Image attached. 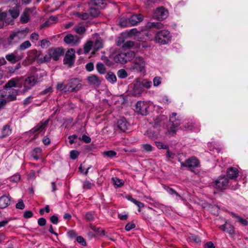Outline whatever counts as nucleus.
Wrapping results in <instances>:
<instances>
[{"mask_svg": "<svg viewBox=\"0 0 248 248\" xmlns=\"http://www.w3.org/2000/svg\"><path fill=\"white\" fill-rule=\"evenodd\" d=\"M21 7L19 4L14 2L8 7V10L1 12L0 9V19H4L6 23L10 24L19 16Z\"/></svg>", "mask_w": 248, "mask_h": 248, "instance_id": "nucleus-1", "label": "nucleus"}, {"mask_svg": "<svg viewBox=\"0 0 248 248\" xmlns=\"http://www.w3.org/2000/svg\"><path fill=\"white\" fill-rule=\"evenodd\" d=\"M132 72L144 73L145 72V62L141 56L135 57L132 63L129 67Z\"/></svg>", "mask_w": 248, "mask_h": 248, "instance_id": "nucleus-2", "label": "nucleus"}, {"mask_svg": "<svg viewBox=\"0 0 248 248\" xmlns=\"http://www.w3.org/2000/svg\"><path fill=\"white\" fill-rule=\"evenodd\" d=\"M135 57V53L133 51L128 50L121 52L116 54L114 57V61L116 63L125 64L131 61Z\"/></svg>", "mask_w": 248, "mask_h": 248, "instance_id": "nucleus-3", "label": "nucleus"}, {"mask_svg": "<svg viewBox=\"0 0 248 248\" xmlns=\"http://www.w3.org/2000/svg\"><path fill=\"white\" fill-rule=\"evenodd\" d=\"M129 92L133 96H140L143 92V88L140 83V79L136 78L133 82L129 85Z\"/></svg>", "mask_w": 248, "mask_h": 248, "instance_id": "nucleus-4", "label": "nucleus"}, {"mask_svg": "<svg viewBox=\"0 0 248 248\" xmlns=\"http://www.w3.org/2000/svg\"><path fill=\"white\" fill-rule=\"evenodd\" d=\"M155 39L156 42L165 45L170 41L171 36L169 31L162 30L156 33Z\"/></svg>", "mask_w": 248, "mask_h": 248, "instance_id": "nucleus-5", "label": "nucleus"}, {"mask_svg": "<svg viewBox=\"0 0 248 248\" xmlns=\"http://www.w3.org/2000/svg\"><path fill=\"white\" fill-rule=\"evenodd\" d=\"M66 87L67 92H77L81 88V84L78 79L73 78L67 80Z\"/></svg>", "mask_w": 248, "mask_h": 248, "instance_id": "nucleus-6", "label": "nucleus"}, {"mask_svg": "<svg viewBox=\"0 0 248 248\" xmlns=\"http://www.w3.org/2000/svg\"><path fill=\"white\" fill-rule=\"evenodd\" d=\"M149 105L147 103L144 101H138L136 103L135 111L138 114L145 116L149 113Z\"/></svg>", "mask_w": 248, "mask_h": 248, "instance_id": "nucleus-7", "label": "nucleus"}, {"mask_svg": "<svg viewBox=\"0 0 248 248\" xmlns=\"http://www.w3.org/2000/svg\"><path fill=\"white\" fill-rule=\"evenodd\" d=\"M200 164L199 160L195 156L187 159V169L195 174L198 173V170L196 169L200 166Z\"/></svg>", "mask_w": 248, "mask_h": 248, "instance_id": "nucleus-8", "label": "nucleus"}, {"mask_svg": "<svg viewBox=\"0 0 248 248\" xmlns=\"http://www.w3.org/2000/svg\"><path fill=\"white\" fill-rule=\"evenodd\" d=\"M214 183L216 188L222 190L227 188L229 180L225 175H221L214 182Z\"/></svg>", "mask_w": 248, "mask_h": 248, "instance_id": "nucleus-9", "label": "nucleus"}, {"mask_svg": "<svg viewBox=\"0 0 248 248\" xmlns=\"http://www.w3.org/2000/svg\"><path fill=\"white\" fill-rule=\"evenodd\" d=\"M168 10L161 6L155 10L153 13V17L158 20H163L168 17Z\"/></svg>", "mask_w": 248, "mask_h": 248, "instance_id": "nucleus-10", "label": "nucleus"}, {"mask_svg": "<svg viewBox=\"0 0 248 248\" xmlns=\"http://www.w3.org/2000/svg\"><path fill=\"white\" fill-rule=\"evenodd\" d=\"M75 57V50L73 48L68 49L63 59V63L71 67L74 64Z\"/></svg>", "mask_w": 248, "mask_h": 248, "instance_id": "nucleus-11", "label": "nucleus"}, {"mask_svg": "<svg viewBox=\"0 0 248 248\" xmlns=\"http://www.w3.org/2000/svg\"><path fill=\"white\" fill-rule=\"evenodd\" d=\"M38 83L36 80H35L31 76L29 75V76L26 78L24 80L23 93H25L31 89L33 86Z\"/></svg>", "mask_w": 248, "mask_h": 248, "instance_id": "nucleus-12", "label": "nucleus"}, {"mask_svg": "<svg viewBox=\"0 0 248 248\" xmlns=\"http://www.w3.org/2000/svg\"><path fill=\"white\" fill-rule=\"evenodd\" d=\"M29 75L31 76L34 78L36 80L38 83L41 82L42 80V78L45 76V73L44 72L40 70H38L35 67H31L30 69Z\"/></svg>", "mask_w": 248, "mask_h": 248, "instance_id": "nucleus-13", "label": "nucleus"}, {"mask_svg": "<svg viewBox=\"0 0 248 248\" xmlns=\"http://www.w3.org/2000/svg\"><path fill=\"white\" fill-rule=\"evenodd\" d=\"M49 54L54 61L59 60L60 57L63 55L64 51L61 47L52 48L48 50Z\"/></svg>", "mask_w": 248, "mask_h": 248, "instance_id": "nucleus-14", "label": "nucleus"}, {"mask_svg": "<svg viewBox=\"0 0 248 248\" xmlns=\"http://www.w3.org/2000/svg\"><path fill=\"white\" fill-rule=\"evenodd\" d=\"M49 121V119H48L45 121H42L40 122L38 124H37V125L35 126H34L33 128H32L30 131V132L31 134H34L37 132L42 131L47 126L48 124Z\"/></svg>", "mask_w": 248, "mask_h": 248, "instance_id": "nucleus-15", "label": "nucleus"}, {"mask_svg": "<svg viewBox=\"0 0 248 248\" xmlns=\"http://www.w3.org/2000/svg\"><path fill=\"white\" fill-rule=\"evenodd\" d=\"M128 18L130 25L135 26L143 20V16L140 14H135L130 16Z\"/></svg>", "mask_w": 248, "mask_h": 248, "instance_id": "nucleus-16", "label": "nucleus"}, {"mask_svg": "<svg viewBox=\"0 0 248 248\" xmlns=\"http://www.w3.org/2000/svg\"><path fill=\"white\" fill-rule=\"evenodd\" d=\"M176 113H172L170 117V121L171 123L170 129L169 130V133H174L176 131V128L180 125V122L176 119Z\"/></svg>", "mask_w": 248, "mask_h": 248, "instance_id": "nucleus-17", "label": "nucleus"}, {"mask_svg": "<svg viewBox=\"0 0 248 248\" xmlns=\"http://www.w3.org/2000/svg\"><path fill=\"white\" fill-rule=\"evenodd\" d=\"M40 56L41 52H38L37 50L33 49L28 51L27 59L29 63H32L36 59L39 61Z\"/></svg>", "mask_w": 248, "mask_h": 248, "instance_id": "nucleus-18", "label": "nucleus"}, {"mask_svg": "<svg viewBox=\"0 0 248 248\" xmlns=\"http://www.w3.org/2000/svg\"><path fill=\"white\" fill-rule=\"evenodd\" d=\"M23 58L22 56H18L16 52L8 54L5 56V59L11 63L15 64L17 62L21 60Z\"/></svg>", "mask_w": 248, "mask_h": 248, "instance_id": "nucleus-19", "label": "nucleus"}, {"mask_svg": "<svg viewBox=\"0 0 248 248\" xmlns=\"http://www.w3.org/2000/svg\"><path fill=\"white\" fill-rule=\"evenodd\" d=\"M117 126L121 131L125 132L129 126V124L125 118H122L118 120Z\"/></svg>", "mask_w": 248, "mask_h": 248, "instance_id": "nucleus-20", "label": "nucleus"}, {"mask_svg": "<svg viewBox=\"0 0 248 248\" xmlns=\"http://www.w3.org/2000/svg\"><path fill=\"white\" fill-rule=\"evenodd\" d=\"M63 40L66 44H72V46L76 45L78 42V36H74L71 34H68L66 35L64 37Z\"/></svg>", "mask_w": 248, "mask_h": 248, "instance_id": "nucleus-21", "label": "nucleus"}, {"mask_svg": "<svg viewBox=\"0 0 248 248\" xmlns=\"http://www.w3.org/2000/svg\"><path fill=\"white\" fill-rule=\"evenodd\" d=\"M239 174L238 170L235 167H230L227 170V177L230 179H235Z\"/></svg>", "mask_w": 248, "mask_h": 248, "instance_id": "nucleus-22", "label": "nucleus"}, {"mask_svg": "<svg viewBox=\"0 0 248 248\" xmlns=\"http://www.w3.org/2000/svg\"><path fill=\"white\" fill-rule=\"evenodd\" d=\"M87 79L90 85L98 86L101 82V79L95 75H92L89 76Z\"/></svg>", "mask_w": 248, "mask_h": 248, "instance_id": "nucleus-23", "label": "nucleus"}, {"mask_svg": "<svg viewBox=\"0 0 248 248\" xmlns=\"http://www.w3.org/2000/svg\"><path fill=\"white\" fill-rule=\"evenodd\" d=\"M11 197L3 195L0 197V208L3 209L8 207L11 203Z\"/></svg>", "mask_w": 248, "mask_h": 248, "instance_id": "nucleus-24", "label": "nucleus"}, {"mask_svg": "<svg viewBox=\"0 0 248 248\" xmlns=\"http://www.w3.org/2000/svg\"><path fill=\"white\" fill-rule=\"evenodd\" d=\"M89 5L94 6L97 8L104 9L106 7L107 3L105 0H91Z\"/></svg>", "mask_w": 248, "mask_h": 248, "instance_id": "nucleus-25", "label": "nucleus"}, {"mask_svg": "<svg viewBox=\"0 0 248 248\" xmlns=\"http://www.w3.org/2000/svg\"><path fill=\"white\" fill-rule=\"evenodd\" d=\"M21 34V31L12 32L8 38L9 44H13L18 42L20 38L19 35Z\"/></svg>", "mask_w": 248, "mask_h": 248, "instance_id": "nucleus-26", "label": "nucleus"}, {"mask_svg": "<svg viewBox=\"0 0 248 248\" xmlns=\"http://www.w3.org/2000/svg\"><path fill=\"white\" fill-rule=\"evenodd\" d=\"M219 228L224 232H226L229 234H232L234 233L233 226L226 221L225 224L219 226Z\"/></svg>", "mask_w": 248, "mask_h": 248, "instance_id": "nucleus-27", "label": "nucleus"}, {"mask_svg": "<svg viewBox=\"0 0 248 248\" xmlns=\"http://www.w3.org/2000/svg\"><path fill=\"white\" fill-rule=\"evenodd\" d=\"M94 6L89 5V9L88 12L90 15L91 18H94L97 17L99 14L100 12L98 8L94 7Z\"/></svg>", "mask_w": 248, "mask_h": 248, "instance_id": "nucleus-28", "label": "nucleus"}, {"mask_svg": "<svg viewBox=\"0 0 248 248\" xmlns=\"http://www.w3.org/2000/svg\"><path fill=\"white\" fill-rule=\"evenodd\" d=\"M163 24L161 22H148L145 28L146 29L149 30H154V29H160L163 28Z\"/></svg>", "mask_w": 248, "mask_h": 248, "instance_id": "nucleus-29", "label": "nucleus"}, {"mask_svg": "<svg viewBox=\"0 0 248 248\" xmlns=\"http://www.w3.org/2000/svg\"><path fill=\"white\" fill-rule=\"evenodd\" d=\"M187 239L188 240L189 242L194 243L197 244L201 243L200 237L198 235L191 233H187Z\"/></svg>", "mask_w": 248, "mask_h": 248, "instance_id": "nucleus-30", "label": "nucleus"}, {"mask_svg": "<svg viewBox=\"0 0 248 248\" xmlns=\"http://www.w3.org/2000/svg\"><path fill=\"white\" fill-rule=\"evenodd\" d=\"M19 92V90H11L9 92V94L6 98L7 101L9 102L16 100V96L18 94Z\"/></svg>", "mask_w": 248, "mask_h": 248, "instance_id": "nucleus-31", "label": "nucleus"}, {"mask_svg": "<svg viewBox=\"0 0 248 248\" xmlns=\"http://www.w3.org/2000/svg\"><path fill=\"white\" fill-rule=\"evenodd\" d=\"M107 80L111 84H114L117 81V78L115 74L111 72L108 71L105 76Z\"/></svg>", "mask_w": 248, "mask_h": 248, "instance_id": "nucleus-32", "label": "nucleus"}, {"mask_svg": "<svg viewBox=\"0 0 248 248\" xmlns=\"http://www.w3.org/2000/svg\"><path fill=\"white\" fill-rule=\"evenodd\" d=\"M30 10L26 9L21 15L20 21L22 23H26L29 21Z\"/></svg>", "mask_w": 248, "mask_h": 248, "instance_id": "nucleus-33", "label": "nucleus"}, {"mask_svg": "<svg viewBox=\"0 0 248 248\" xmlns=\"http://www.w3.org/2000/svg\"><path fill=\"white\" fill-rule=\"evenodd\" d=\"M12 132V130L10 128V126L8 125H5L2 130V135L0 137V139L4 138L8 136H9Z\"/></svg>", "mask_w": 248, "mask_h": 248, "instance_id": "nucleus-34", "label": "nucleus"}, {"mask_svg": "<svg viewBox=\"0 0 248 248\" xmlns=\"http://www.w3.org/2000/svg\"><path fill=\"white\" fill-rule=\"evenodd\" d=\"M230 214L233 217L237 219V221L242 225L244 226H247L248 225V222L246 219L242 218L240 216L237 215L233 212H231Z\"/></svg>", "mask_w": 248, "mask_h": 248, "instance_id": "nucleus-35", "label": "nucleus"}, {"mask_svg": "<svg viewBox=\"0 0 248 248\" xmlns=\"http://www.w3.org/2000/svg\"><path fill=\"white\" fill-rule=\"evenodd\" d=\"M187 129L197 132L200 129V126L198 124L195 123H190V122H188V124H187Z\"/></svg>", "mask_w": 248, "mask_h": 248, "instance_id": "nucleus-36", "label": "nucleus"}, {"mask_svg": "<svg viewBox=\"0 0 248 248\" xmlns=\"http://www.w3.org/2000/svg\"><path fill=\"white\" fill-rule=\"evenodd\" d=\"M96 69L100 74L103 75L106 73V68L105 65L101 62H98L97 63L96 65Z\"/></svg>", "mask_w": 248, "mask_h": 248, "instance_id": "nucleus-37", "label": "nucleus"}, {"mask_svg": "<svg viewBox=\"0 0 248 248\" xmlns=\"http://www.w3.org/2000/svg\"><path fill=\"white\" fill-rule=\"evenodd\" d=\"M93 47L96 50L101 48L103 47V42L100 38L97 39L94 44H93Z\"/></svg>", "mask_w": 248, "mask_h": 248, "instance_id": "nucleus-38", "label": "nucleus"}, {"mask_svg": "<svg viewBox=\"0 0 248 248\" xmlns=\"http://www.w3.org/2000/svg\"><path fill=\"white\" fill-rule=\"evenodd\" d=\"M17 87L16 80L14 78H12L9 80L4 85L5 89L11 88L12 87Z\"/></svg>", "mask_w": 248, "mask_h": 248, "instance_id": "nucleus-39", "label": "nucleus"}, {"mask_svg": "<svg viewBox=\"0 0 248 248\" xmlns=\"http://www.w3.org/2000/svg\"><path fill=\"white\" fill-rule=\"evenodd\" d=\"M117 76L120 78H125L128 76V74L124 69H121L117 71Z\"/></svg>", "mask_w": 248, "mask_h": 248, "instance_id": "nucleus-40", "label": "nucleus"}, {"mask_svg": "<svg viewBox=\"0 0 248 248\" xmlns=\"http://www.w3.org/2000/svg\"><path fill=\"white\" fill-rule=\"evenodd\" d=\"M57 19L58 18L56 17L53 16H50L49 20L41 26V29L49 26L50 22L55 23L57 21Z\"/></svg>", "mask_w": 248, "mask_h": 248, "instance_id": "nucleus-41", "label": "nucleus"}, {"mask_svg": "<svg viewBox=\"0 0 248 248\" xmlns=\"http://www.w3.org/2000/svg\"><path fill=\"white\" fill-rule=\"evenodd\" d=\"M93 46V43L91 41H88L84 46V51L85 54H87L90 52L91 47Z\"/></svg>", "mask_w": 248, "mask_h": 248, "instance_id": "nucleus-42", "label": "nucleus"}, {"mask_svg": "<svg viewBox=\"0 0 248 248\" xmlns=\"http://www.w3.org/2000/svg\"><path fill=\"white\" fill-rule=\"evenodd\" d=\"M31 46V44L29 41H26L22 43L19 46V49L21 51L25 50Z\"/></svg>", "mask_w": 248, "mask_h": 248, "instance_id": "nucleus-43", "label": "nucleus"}, {"mask_svg": "<svg viewBox=\"0 0 248 248\" xmlns=\"http://www.w3.org/2000/svg\"><path fill=\"white\" fill-rule=\"evenodd\" d=\"M90 228L94 232L99 234L100 235H105L104 230H101L100 228H97L95 226H93L92 224L90 225Z\"/></svg>", "mask_w": 248, "mask_h": 248, "instance_id": "nucleus-44", "label": "nucleus"}, {"mask_svg": "<svg viewBox=\"0 0 248 248\" xmlns=\"http://www.w3.org/2000/svg\"><path fill=\"white\" fill-rule=\"evenodd\" d=\"M77 16L82 20L88 19L90 17L89 13H77L76 14Z\"/></svg>", "mask_w": 248, "mask_h": 248, "instance_id": "nucleus-45", "label": "nucleus"}, {"mask_svg": "<svg viewBox=\"0 0 248 248\" xmlns=\"http://www.w3.org/2000/svg\"><path fill=\"white\" fill-rule=\"evenodd\" d=\"M120 25L122 27H126L131 26L129 22V18L122 19L120 22Z\"/></svg>", "mask_w": 248, "mask_h": 248, "instance_id": "nucleus-46", "label": "nucleus"}, {"mask_svg": "<svg viewBox=\"0 0 248 248\" xmlns=\"http://www.w3.org/2000/svg\"><path fill=\"white\" fill-rule=\"evenodd\" d=\"M56 88L59 90L62 91L65 93L67 92L66 84H64L63 83H58Z\"/></svg>", "mask_w": 248, "mask_h": 248, "instance_id": "nucleus-47", "label": "nucleus"}, {"mask_svg": "<svg viewBox=\"0 0 248 248\" xmlns=\"http://www.w3.org/2000/svg\"><path fill=\"white\" fill-rule=\"evenodd\" d=\"M51 59H52L51 57L50 56L49 52L48 51V54L44 56L43 58H40V56H39V61L42 63L44 62H47L50 61Z\"/></svg>", "mask_w": 248, "mask_h": 248, "instance_id": "nucleus-48", "label": "nucleus"}, {"mask_svg": "<svg viewBox=\"0 0 248 248\" xmlns=\"http://www.w3.org/2000/svg\"><path fill=\"white\" fill-rule=\"evenodd\" d=\"M112 180H113L114 185L119 187H121L124 185L123 180L117 177H113L112 178Z\"/></svg>", "mask_w": 248, "mask_h": 248, "instance_id": "nucleus-49", "label": "nucleus"}, {"mask_svg": "<svg viewBox=\"0 0 248 248\" xmlns=\"http://www.w3.org/2000/svg\"><path fill=\"white\" fill-rule=\"evenodd\" d=\"M50 45V42L46 39H43L41 41L40 46L42 48H46Z\"/></svg>", "mask_w": 248, "mask_h": 248, "instance_id": "nucleus-50", "label": "nucleus"}, {"mask_svg": "<svg viewBox=\"0 0 248 248\" xmlns=\"http://www.w3.org/2000/svg\"><path fill=\"white\" fill-rule=\"evenodd\" d=\"M140 83L141 84L143 88L144 87L147 89H149L152 85L151 81L145 79L143 81L140 80Z\"/></svg>", "mask_w": 248, "mask_h": 248, "instance_id": "nucleus-51", "label": "nucleus"}, {"mask_svg": "<svg viewBox=\"0 0 248 248\" xmlns=\"http://www.w3.org/2000/svg\"><path fill=\"white\" fill-rule=\"evenodd\" d=\"M155 144L157 148L159 149H168L169 148V146L167 145L164 144L160 141H155Z\"/></svg>", "mask_w": 248, "mask_h": 248, "instance_id": "nucleus-52", "label": "nucleus"}, {"mask_svg": "<svg viewBox=\"0 0 248 248\" xmlns=\"http://www.w3.org/2000/svg\"><path fill=\"white\" fill-rule=\"evenodd\" d=\"M103 155L108 157L112 158L116 156V153L114 151L110 150L104 152L103 153Z\"/></svg>", "mask_w": 248, "mask_h": 248, "instance_id": "nucleus-53", "label": "nucleus"}, {"mask_svg": "<svg viewBox=\"0 0 248 248\" xmlns=\"http://www.w3.org/2000/svg\"><path fill=\"white\" fill-rule=\"evenodd\" d=\"M85 217L86 219L87 220V221H92L94 220V217L93 214L92 212H87L85 214Z\"/></svg>", "mask_w": 248, "mask_h": 248, "instance_id": "nucleus-54", "label": "nucleus"}, {"mask_svg": "<svg viewBox=\"0 0 248 248\" xmlns=\"http://www.w3.org/2000/svg\"><path fill=\"white\" fill-rule=\"evenodd\" d=\"M134 45V42L132 41L125 42L124 44L122 45L123 48H129L132 47Z\"/></svg>", "mask_w": 248, "mask_h": 248, "instance_id": "nucleus-55", "label": "nucleus"}, {"mask_svg": "<svg viewBox=\"0 0 248 248\" xmlns=\"http://www.w3.org/2000/svg\"><path fill=\"white\" fill-rule=\"evenodd\" d=\"M144 150L147 152H151L153 150V147L149 144H144L142 145Z\"/></svg>", "mask_w": 248, "mask_h": 248, "instance_id": "nucleus-56", "label": "nucleus"}, {"mask_svg": "<svg viewBox=\"0 0 248 248\" xmlns=\"http://www.w3.org/2000/svg\"><path fill=\"white\" fill-rule=\"evenodd\" d=\"M79 153L77 150H72L70 153V157L72 159H76L78 156Z\"/></svg>", "mask_w": 248, "mask_h": 248, "instance_id": "nucleus-57", "label": "nucleus"}, {"mask_svg": "<svg viewBox=\"0 0 248 248\" xmlns=\"http://www.w3.org/2000/svg\"><path fill=\"white\" fill-rule=\"evenodd\" d=\"M162 78L160 77H155L153 79L154 86L157 87L161 83Z\"/></svg>", "mask_w": 248, "mask_h": 248, "instance_id": "nucleus-58", "label": "nucleus"}, {"mask_svg": "<svg viewBox=\"0 0 248 248\" xmlns=\"http://www.w3.org/2000/svg\"><path fill=\"white\" fill-rule=\"evenodd\" d=\"M164 189L170 194L173 195L175 194L177 196L180 197V196L173 189L168 186H164Z\"/></svg>", "mask_w": 248, "mask_h": 248, "instance_id": "nucleus-59", "label": "nucleus"}, {"mask_svg": "<svg viewBox=\"0 0 248 248\" xmlns=\"http://www.w3.org/2000/svg\"><path fill=\"white\" fill-rule=\"evenodd\" d=\"M136 227L135 224L133 222L128 223L125 226V230L126 231H129L135 228Z\"/></svg>", "mask_w": 248, "mask_h": 248, "instance_id": "nucleus-60", "label": "nucleus"}, {"mask_svg": "<svg viewBox=\"0 0 248 248\" xmlns=\"http://www.w3.org/2000/svg\"><path fill=\"white\" fill-rule=\"evenodd\" d=\"M16 207L18 209H23L25 208V205L22 200L20 199L18 201V202L16 205Z\"/></svg>", "mask_w": 248, "mask_h": 248, "instance_id": "nucleus-61", "label": "nucleus"}, {"mask_svg": "<svg viewBox=\"0 0 248 248\" xmlns=\"http://www.w3.org/2000/svg\"><path fill=\"white\" fill-rule=\"evenodd\" d=\"M125 39L124 38L123 36H120L117 38L116 44L118 46H121L122 47V45L124 44Z\"/></svg>", "mask_w": 248, "mask_h": 248, "instance_id": "nucleus-62", "label": "nucleus"}, {"mask_svg": "<svg viewBox=\"0 0 248 248\" xmlns=\"http://www.w3.org/2000/svg\"><path fill=\"white\" fill-rule=\"evenodd\" d=\"M93 185V183L89 181H86L83 184V188L84 189H91Z\"/></svg>", "mask_w": 248, "mask_h": 248, "instance_id": "nucleus-63", "label": "nucleus"}, {"mask_svg": "<svg viewBox=\"0 0 248 248\" xmlns=\"http://www.w3.org/2000/svg\"><path fill=\"white\" fill-rule=\"evenodd\" d=\"M79 140H83L86 143H89L91 141V138L86 135H83L81 137H80Z\"/></svg>", "mask_w": 248, "mask_h": 248, "instance_id": "nucleus-64", "label": "nucleus"}]
</instances>
